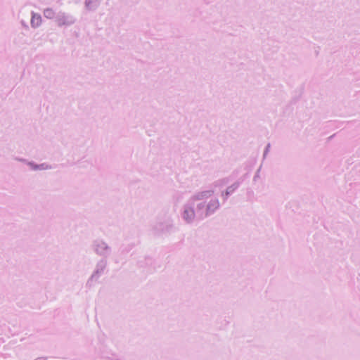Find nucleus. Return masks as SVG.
Here are the masks:
<instances>
[{
  "label": "nucleus",
  "instance_id": "12",
  "mask_svg": "<svg viewBox=\"0 0 360 360\" xmlns=\"http://www.w3.org/2000/svg\"><path fill=\"white\" fill-rule=\"evenodd\" d=\"M57 13H56L52 8H47L44 10V16L47 19H55L56 20Z\"/></svg>",
  "mask_w": 360,
  "mask_h": 360
},
{
  "label": "nucleus",
  "instance_id": "9",
  "mask_svg": "<svg viewBox=\"0 0 360 360\" xmlns=\"http://www.w3.org/2000/svg\"><path fill=\"white\" fill-rule=\"evenodd\" d=\"M206 205V213L207 214V217L212 215L220 207V203L217 198L211 199Z\"/></svg>",
  "mask_w": 360,
  "mask_h": 360
},
{
  "label": "nucleus",
  "instance_id": "4",
  "mask_svg": "<svg viewBox=\"0 0 360 360\" xmlns=\"http://www.w3.org/2000/svg\"><path fill=\"white\" fill-rule=\"evenodd\" d=\"M182 219L187 224H192L196 218L195 212V203L188 200L183 206V212L181 213Z\"/></svg>",
  "mask_w": 360,
  "mask_h": 360
},
{
  "label": "nucleus",
  "instance_id": "19",
  "mask_svg": "<svg viewBox=\"0 0 360 360\" xmlns=\"http://www.w3.org/2000/svg\"><path fill=\"white\" fill-rule=\"evenodd\" d=\"M34 360H46V359L43 358V357H39V358L35 359Z\"/></svg>",
  "mask_w": 360,
  "mask_h": 360
},
{
  "label": "nucleus",
  "instance_id": "1",
  "mask_svg": "<svg viewBox=\"0 0 360 360\" xmlns=\"http://www.w3.org/2000/svg\"><path fill=\"white\" fill-rule=\"evenodd\" d=\"M91 250L98 256L101 258L108 259L111 255L112 248L101 238H96L91 242Z\"/></svg>",
  "mask_w": 360,
  "mask_h": 360
},
{
  "label": "nucleus",
  "instance_id": "11",
  "mask_svg": "<svg viewBox=\"0 0 360 360\" xmlns=\"http://www.w3.org/2000/svg\"><path fill=\"white\" fill-rule=\"evenodd\" d=\"M41 23V17L39 14L32 12L31 25L32 27H38Z\"/></svg>",
  "mask_w": 360,
  "mask_h": 360
},
{
  "label": "nucleus",
  "instance_id": "16",
  "mask_svg": "<svg viewBox=\"0 0 360 360\" xmlns=\"http://www.w3.org/2000/svg\"><path fill=\"white\" fill-rule=\"evenodd\" d=\"M229 192H226V191H223L221 193V197L223 198V200L224 202L226 201L227 199L229 198V197L230 196V195L229 194Z\"/></svg>",
  "mask_w": 360,
  "mask_h": 360
},
{
  "label": "nucleus",
  "instance_id": "2",
  "mask_svg": "<svg viewBox=\"0 0 360 360\" xmlns=\"http://www.w3.org/2000/svg\"><path fill=\"white\" fill-rule=\"evenodd\" d=\"M156 235L170 234L175 231L174 221L171 218H167L163 221H158L153 227Z\"/></svg>",
  "mask_w": 360,
  "mask_h": 360
},
{
  "label": "nucleus",
  "instance_id": "3",
  "mask_svg": "<svg viewBox=\"0 0 360 360\" xmlns=\"http://www.w3.org/2000/svg\"><path fill=\"white\" fill-rule=\"evenodd\" d=\"M108 266V259L101 258L96 264L95 269L86 282V286L91 287L94 281H97L100 276L104 273Z\"/></svg>",
  "mask_w": 360,
  "mask_h": 360
},
{
  "label": "nucleus",
  "instance_id": "8",
  "mask_svg": "<svg viewBox=\"0 0 360 360\" xmlns=\"http://www.w3.org/2000/svg\"><path fill=\"white\" fill-rule=\"evenodd\" d=\"M213 190H207L200 192H197L194 195H193L188 200L191 201L193 203H195L196 201H200L204 199L209 198L213 195Z\"/></svg>",
  "mask_w": 360,
  "mask_h": 360
},
{
  "label": "nucleus",
  "instance_id": "5",
  "mask_svg": "<svg viewBox=\"0 0 360 360\" xmlns=\"http://www.w3.org/2000/svg\"><path fill=\"white\" fill-rule=\"evenodd\" d=\"M75 22L76 18L74 15L61 11L57 12L56 23L58 27H68L75 24Z\"/></svg>",
  "mask_w": 360,
  "mask_h": 360
},
{
  "label": "nucleus",
  "instance_id": "6",
  "mask_svg": "<svg viewBox=\"0 0 360 360\" xmlns=\"http://www.w3.org/2000/svg\"><path fill=\"white\" fill-rule=\"evenodd\" d=\"M23 161L33 171L46 170L54 168L52 165L47 163L37 164L32 161H27L25 159H18Z\"/></svg>",
  "mask_w": 360,
  "mask_h": 360
},
{
  "label": "nucleus",
  "instance_id": "20",
  "mask_svg": "<svg viewBox=\"0 0 360 360\" xmlns=\"http://www.w3.org/2000/svg\"><path fill=\"white\" fill-rule=\"evenodd\" d=\"M21 22H22V25L23 26H25V27H27V26L25 25V23L23 21H22Z\"/></svg>",
  "mask_w": 360,
  "mask_h": 360
},
{
  "label": "nucleus",
  "instance_id": "7",
  "mask_svg": "<svg viewBox=\"0 0 360 360\" xmlns=\"http://www.w3.org/2000/svg\"><path fill=\"white\" fill-rule=\"evenodd\" d=\"M207 205L205 202H200L198 203L195 202V212L196 214V219L198 220H203L207 218L206 213Z\"/></svg>",
  "mask_w": 360,
  "mask_h": 360
},
{
  "label": "nucleus",
  "instance_id": "10",
  "mask_svg": "<svg viewBox=\"0 0 360 360\" xmlns=\"http://www.w3.org/2000/svg\"><path fill=\"white\" fill-rule=\"evenodd\" d=\"M101 0H85V8L89 11H95L100 5Z\"/></svg>",
  "mask_w": 360,
  "mask_h": 360
},
{
  "label": "nucleus",
  "instance_id": "17",
  "mask_svg": "<svg viewBox=\"0 0 360 360\" xmlns=\"http://www.w3.org/2000/svg\"><path fill=\"white\" fill-rule=\"evenodd\" d=\"M270 148H271V144L270 143H268L264 149V153H263V157L262 158H266V156L267 155L269 150H270Z\"/></svg>",
  "mask_w": 360,
  "mask_h": 360
},
{
  "label": "nucleus",
  "instance_id": "15",
  "mask_svg": "<svg viewBox=\"0 0 360 360\" xmlns=\"http://www.w3.org/2000/svg\"><path fill=\"white\" fill-rule=\"evenodd\" d=\"M133 248H134V245H132V244L128 245L122 250V252L123 253H128L132 250Z\"/></svg>",
  "mask_w": 360,
  "mask_h": 360
},
{
  "label": "nucleus",
  "instance_id": "13",
  "mask_svg": "<svg viewBox=\"0 0 360 360\" xmlns=\"http://www.w3.org/2000/svg\"><path fill=\"white\" fill-rule=\"evenodd\" d=\"M241 182H242V180H240V179L236 181L233 184H231V186H228L227 188L226 189V192H229V194L230 195H232L235 192V191L238 188V187L240 186Z\"/></svg>",
  "mask_w": 360,
  "mask_h": 360
},
{
  "label": "nucleus",
  "instance_id": "18",
  "mask_svg": "<svg viewBox=\"0 0 360 360\" xmlns=\"http://www.w3.org/2000/svg\"><path fill=\"white\" fill-rule=\"evenodd\" d=\"M261 167H262V166H260V167H259V169H257V172H256L255 175L254 176V178H253V180H254V181H256V179H257V178H259V172H260Z\"/></svg>",
  "mask_w": 360,
  "mask_h": 360
},
{
  "label": "nucleus",
  "instance_id": "14",
  "mask_svg": "<svg viewBox=\"0 0 360 360\" xmlns=\"http://www.w3.org/2000/svg\"><path fill=\"white\" fill-rule=\"evenodd\" d=\"M229 183V179H221L218 181H216L214 183V185L215 186H223V185H225V184H227Z\"/></svg>",
  "mask_w": 360,
  "mask_h": 360
}]
</instances>
